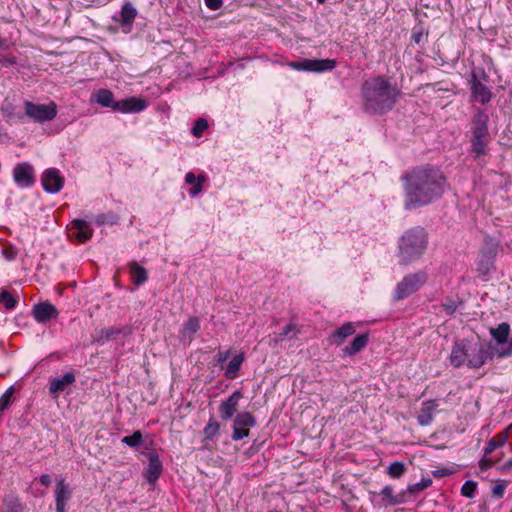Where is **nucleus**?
Returning <instances> with one entry per match:
<instances>
[{"instance_id":"nucleus-35","label":"nucleus","mask_w":512,"mask_h":512,"mask_svg":"<svg viewBox=\"0 0 512 512\" xmlns=\"http://www.w3.org/2000/svg\"><path fill=\"white\" fill-rule=\"evenodd\" d=\"M432 484V480L430 478H423L421 481L414 483L412 485L408 486V492L411 494L417 493L419 491H422L428 487H430Z\"/></svg>"},{"instance_id":"nucleus-46","label":"nucleus","mask_w":512,"mask_h":512,"mask_svg":"<svg viewBox=\"0 0 512 512\" xmlns=\"http://www.w3.org/2000/svg\"><path fill=\"white\" fill-rule=\"evenodd\" d=\"M206 6L211 10H217L222 5V0H205Z\"/></svg>"},{"instance_id":"nucleus-16","label":"nucleus","mask_w":512,"mask_h":512,"mask_svg":"<svg viewBox=\"0 0 512 512\" xmlns=\"http://www.w3.org/2000/svg\"><path fill=\"white\" fill-rule=\"evenodd\" d=\"M70 497L71 492L68 484L65 483V480H57L55 489V502L57 512H65L66 504Z\"/></svg>"},{"instance_id":"nucleus-9","label":"nucleus","mask_w":512,"mask_h":512,"mask_svg":"<svg viewBox=\"0 0 512 512\" xmlns=\"http://www.w3.org/2000/svg\"><path fill=\"white\" fill-rule=\"evenodd\" d=\"M13 178L18 186L29 187L34 183V168L29 163H19L13 170Z\"/></svg>"},{"instance_id":"nucleus-36","label":"nucleus","mask_w":512,"mask_h":512,"mask_svg":"<svg viewBox=\"0 0 512 512\" xmlns=\"http://www.w3.org/2000/svg\"><path fill=\"white\" fill-rule=\"evenodd\" d=\"M476 489H477V483L475 481L469 480L463 484V486L461 488V494L464 497L473 498Z\"/></svg>"},{"instance_id":"nucleus-12","label":"nucleus","mask_w":512,"mask_h":512,"mask_svg":"<svg viewBox=\"0 0 512 512\" xmlns=\"http://www.w3.org/2000/svg\"><path fill=\"white\" fill-rule=\"evenodd\" d=\"M32 314L38 323H45L50 319L57 318L58 310L49 302H42L34 305Z\"/></svg>"},{"instance_id":"nucleus-4","label":"nucleus","mask_w":512,"mask_h":512,"mask_svg":"<svg viewBox=\"0 0 512 512\" xmlns=\"http://www.w3.org/2000/svg\"><path fill=\"white\" fill-rule=\"evenodd\" d=\"M428 243L425 230L415 227L407 230L399 240L398 257L402 264H409L424 253Z\"/></svg>"},{"instance_id":"nucleus-14","label":"nucleus","mask_w":512,"mask_h":512,"mask_svg":"<svg viewBox=\"0 0 512 512\" xmlns=\"http://www.w3.org/2000/svg\"><path fill=\"white\" fill-rule=\"evenodd\" d=\"M146 106L147 103L144 99L130 97L117 101L115 104V110L122 113H134L144 110Z\"/></svg>"},{"instance_id":"nucleus-44","label":"nucleus","mask_w":512,"mask_h":512,"mask_svg":"<svg viewBox=\"0 0 512 512\" xmlns=\"http://www.w3.org/2000/svg\"><path fill=\"white\" fill-rule=\"evenodd\" d=\"M505 488H506V483L504 482H500L498 483L497 485H495L492 489V495L495 497V498H502L503 495H504V491H505Z\"/></svg>"},{"instance_id":"nucleus-22","label":"nucleus","mask_w":512,"mask_h":512,"mask_svg":"<svg viewBox=\"0 0 512 512\" xmlns=\"http://www.w3.org/2000/svg\"><path fill=\"white\" fill-rule=\"evenodd\" d=\"M129 272L133 283L137 286L144 284L148 279L147 271L137 262L129 264Z\"/></svg>"},{"instance_id":"nucleus-13","label":"nucleus","mask_w":512,"mask_h":512,"mask_svg":"<svg viewBox=\"0 0 512 512\" xmlns=\"http://www.w3.org/2000/svg\"><path fill=\"white\" fill-rule=\"evenodd\" d=\"M76 381L73 373H66L62 377L54 378L49 384V393L53 398H57L61 392H64Z\"/></svg>"},{"instance_id":"nucleus-5","label":"nucleus","mask_w":512,"mask_h":512,"mask_svg":"<svg viewBox=\"0 0 512 512\" xmlns=\"http://www.w3.org/2000/svg\"><path fill=\"white\" fill-rule=\"evenodd\" d=\"M488 120V115L483 111H478L472 120L471 151L475 159L487 154V147L490 142Z\"/></svg>"},{"instance_id":"nucleus-31","label":"nucleus","mask_w":512,"mask_h":512,"mask_svg":"<svg viewBox=\"0 0 512 512\" xmlns=\"http://www.w3.org/2000/svg\"><path fill=\"white\" fill-rule=\"evenodd\" d=\"M137 15L136 9L131 3H125L121 9V21L123 24H131Z\"/></svg>"},{"instance_id":"nucleus-29","label":"nucleus","mask_w":512,"mask_h":512,"mask_svg":"<svg viewBox=\"0 0 512 512\" xmlns=\"http://www.w3.org/2000/svg\"><path fill=\"white\" fill-rule=\"evenodd\" d=\"M185 181L186 183L193 185V188L190 190V194L192 196H196L202 190L201 184L205 181V177L202 175L196 177L193 173L189 172L185 176Z\"/></svg>"},{"instance_id":"nucleus-33","label":"nucleus","mask_w":512,"mask_h":512,"mask_svg":"<svg viewBox=\"0 0 512 512\" xmlns=\"http://www.w3.org/2000/svg\"><path fill=\"white\" fill-rule=\"evenodd\" d=\"M142 440V433L135 431L132 435L123 437L121 441L132 448H137L142 444Z\"/></svg>"},{"instance_id":"nucleus-39","label":"nucleus","mask_w":512,"mask_h":512,"mask_svg":"<svg viewBox=\"0 0 512 512\" xmlns=\"http://www.w3.org/2000/svg\"><path fill=\"white\" fill-rule=\"evenodd\" d=\"M0 302L7 308L13 309L16 306V300L14 297L6 290L0 293Z\"/></svg>"},{"instance_id":"nucleus-27","label":"nucleus","mask_w":512,"mask_h":512,"mask_svg":"<svg viewBox=\"0 0 512 512\" xmlns=\"http://www.w3.org/2000/svg\"><path fill=\"white\" fill-rule=\"evenodd\" d=\"M508 439L507 432H501L489 440L485 448V456H489L496 448L502 447Z\"/></svg>"},{"instance_id":"nucleus-49","label":"nucleus","mask_w":512,"mask_h":512,"mask_svg":"<svg viewBox=\"0 0 512 512\" xmlns=\"http://www.w3.org/2000/svg\"><path fill=\"white\" fill-rule=\"evenodd\" d=\"M40 482L44 486H49L51 484V477L48 474H43L40 476Z\"/></svg>"},{"instance_id":"nucleus-42","label":"nucleus","mask_w":512,"mask_h":512,"mask_svg":"<svg viewBox=\"0 0 512 512\" xmlns=\"http://www.w3.org/2000/svg\"><path fill=\"white\" fill-rule=\"evenodd\" d=\"M460 304L461 302L459 300L446 299L445 302L442 303V307L448 314H453Z\"/></svg>"},{"instance_id":"nucleus-6","label":"nucleus","mask_w":512,"mask_h":512,"mask_svg":"<svg viewBox=\"0 0 512 512\" xmlns=\"http://www.w3.org/2000/svg\"><path fill=\"white\" fill-rule=\"evenodd\" d=\"M426 280L427 276L422 271L405 276L397 285L395 299L402 300L408 297L410 294L417 291L426 282Z\"/></svg>"},{"instance_id":"nucleus-7","label":"nucleus","mask_w":512,"mask_h":512,"mask_svg":"<svg viewBox=\"0 0 512 512\" xmlns=\"http://www.w3.org/2000/svg\"><path fill=\"white\" fill-rule=\"evenodd\" d=\"M26 115L36 122H46L57 115V105L54 102L48 104H35L29 101L24 103Z\"/></svg>"},{"instance_id":"nucleus-53","label":"nucleus","mask_w":512,"mask_h":512,"mask_svg":"<svg viewBox=\"0 0 512 512\" xmlns=\"http://www.w3.org/2000/svg\"><path fill=\"white\" fill-rule=\"evenodd\" d=\"M415 41H416V42H419V41H420V36L416 37V38H415Z\"/></svg>"},{"instance_id":"nucleus-37","label":"nucleus","mask_w":512,"mask_h":512,"mask_svg":"<svg viewBox=\"0 0 512 512\" xmlns=\"http://www.w3.org/2000/svg\"><path fill=\"white\" fill-rule=\"evenodd\" d=\"M219 429V424L215 420L211 419L204 428L205 437L207 439H212L219 432Z\"/></svg>"},{"instance_id":"nucleus-43","label":"nucleus","mask_w":512,"mask_h":512,"mask_svg":"<svg viewBox=\"0 0 512 512\" xmlns=\"http://www.w3.org/2000/svg\"><path fill=\"white\" fill-rule=\"evenodd\" d=\"M248 435H249V429L233 425V434H232L233 440L238 441V440H241V439L247 437Z\"/></svg>"},{"instance_id":"nucleus-10","label":"nucleus","mask_w":512,"mask_h":512,"mask_svg":"<svg viewBox=\"0 0 512 512\" xmlns=\"http://www.w3.org/2000/svg\"><path fill=\"white\" fill-rule=\"evenodd\" d=\"M42 185L48 193H58L64 184V179L60 175V172L55 168L46 170L42 175Z\"/></svg>"},{"instance_id":"nucleus-40","label":"nucleus","mask_w":512,"mask_h":512,"mask_svg":"<svg viewBox=\"0 0 512 512\" xmlns=\"http://www.w3.org/2000/svg\"><path fill=\"white\" fill-rule=\"evenodd\" d=\"M13 393L14 389L10 387L0 397V411H4L10 405Z\"/></svg>"},{"instance_id":"nucleus-15","label":"nucleus","mask_w":512,"mask_h":512,"mask_svg":"<svg viewBox=\"0 0 512 512\" xmlns=\"http://www.w3.org/2000/svg\"><path fill=\"white\" fill-rule=\"evenodd\" d=\"M242 393L235 391L226 401H223L219 407V413L223 420L231 419L238 408Z\"/></svg>"},{"instance_id":"nucleus-23","label":"nucleus","mask_w":512,"mask_h":512,"mask_svg":"<svg viewBox=\"0 0 512 512\" xmlns=\"http://www.w3.org/2000/svg\"><path fill=\"white\" fill-rule=\"evenodd\" d=\"M93 98L96 103L103 107H110L115 110V104L113 93L107 89H100L94 95Z\"/></svg>"},{"instance_id":"nucleus-50","label":"nucleus","mask_w":512,"mask_h":512,"mask_svg":"<svg viewBox=\"0 0 512 512\" xmlns=\"http://www.w3.org/2000/svg\"><path fill=\"white\" fill-rule=\"evenodd\" d=\"M229 356V351L226 352V353H222V352H219L216 354L215 356V359L219 362V363H222L224 362Z\"/></svg>"},{"instance_id":"nucleus-48","label":"nucleus","mask_w":512,"mask_h":512,"mask_svg":"<svg viewBox=\"0 0 512 512\" xmlns=\"http://www.w3.org/2000/svg\"><path fill=\"white\" fill-rule=\"evenodd\" d=\"M511 355H512V338L509 342L508 347L505 350H503L502 352H500L501 357H507V356H511Z\"/></svg>"},{"instance_id":"nucleus-3","label":"nucleus","mask_w":512,"mask_h":512,"mask_svg":"<svg viewBox=\"0 0 512 512\" xmlns=\"http://www.w3.org/2000/svg\"><path fill=\"white\" fill-rule=\"evenodd\" d=\"M485 361L486 351L480 342L463 339L452 346L449 362L455 368L464 364L470 368H479Z\"/></svg>"},{"instance_id":"nucleus-38","label":"nucleus","mask_w":512,"mask_h":512,"mask_svg":"<svg viewBox=\"0 0 512 512\" xmlns=\"http://www.w3.org/2000/svg\"><path fill=\"white\" fill-rule=\"evenodd\" d=\"M381 496L383 500L391 505L398 504L400 501L393 495V488L391 486H386L381 491Z\"/></svg>"},{"instance_id":"nucleus-47","label":"nucleus","mask_w":512,"mask_h":512,"mask_svg":"<svg viewBox=\"0 0 512 512\" xmlns=\"http://www.w3.org/2000/svg\"><path fill=\"white\" fill-rule=\"evenodd\" d=\"M6 505L10 509V512H21V505L17 500L6 501Z\"/></svg>"},{"instance_id":"nucleus-26","label":"nucleus","mask_w":512,"mask_h":512,"mask_svg":"<svg viewBox=\"0 0 512 512\" xmlns=\"http://www.w3.org/2000/svg\"><path fill=\"white\" fill-rule=\"evenodd\" d=\"M244 356L243 354L236 355L229 362L225 370V376L227 379H235L238 376V372L243 363Z\"/></svg>"},{"instance_id":"nucleus-20","label":"nucleus","mask_w":512,"mask_h":512,"mask_svg":"<svg viewBox=\"0 0 512 512\" xmlns=\"http://www.w3.org/2000/svg\"><path fill=\"white\" fill-rule=\"evenodd\" d=\"M437 408L435 401H426L422 404L418 414V422L421 426H427L433 421V414Z\"/></svg>"},{"instance_id":"nucleus-24","label":"nucleus","mask_w":512,"mask_h":512,"mask_svg":"<svg viewBox=\"0 0 512 512\" xmlns=\"http://www.w3.org/2000/svg\"><path fill=\"white\" fill-rule=\"evenodd\" d=\"M509 333H510V325L507 322H502L496 328L490 329L491 336L499 344H504L507 342Z\"/></svg>"},{"instance_id":"nucleus-11","label":"nucleus","mask_w":512,"mask_h":512,"mask_svg":"<svg viewBox=\"0 0 512 512\" xmlns=\"http://www.w3.org/2000/svg\"><path fill=\"white\" fill-rule=\"evenodd\" d=\"M470 89L472 97L475 101L481 102L482 104L488 103L492 98V92L490 89L481 82L475 72L472 73L470 79Z\"/></svg>"},{"instance_id":"nucleus-51","label":"nucleus","mask_w":512,"mask_h":512,"mask_svg":"<svg viewBox=\"0 0 512 512\" xmlns=\"http://www.w3.org/2000/svg\"><path fill=\"white\" fill-rule=\"evenodd\" d=\"M15 61L13 58H1L0 57V64H3L5 66H8L10 64H13Z\"/></svg>"},{"instance_id":"nucleus-19","label":"nucleus","mask_w":512,"mask_h":512,"mask_svg":"<svg viewBox=\"0 0 512 512\" xmlns=\"http://www.w3.org/2000/svg\"><path fill=\"white\" fill-rule=\"evenodd\" d=\"M162 471V463L157 454L151 453L149 455V464L146 470V480L149 483H154L160 476Z\"/></svg>"},{"instance_id":"nucleus-30","label":"nucleus","mask_w":512,"mask_h":512,"mask_svg":"<svg viewBox=\"0 0 512 512\" xmlns=\"http://www.w3.org/2000/svg\"><path fill=\"white\" fill-rule=\"evenodd\" d=\"M494 252L490 251L488 254L485 252H482V257L478 263V269L484 274H487L490 272L492 266H493V259H494Z\"/></svg>"},{"instance_id":"nucleus-28","label":"nucleus","mask_w":512,"mask_h":512,"mask_svg":"<svg viewBox=\"0 0 512 512\" xmlns=\"http://www.w3.org/2000/svg\"><path fill=\"white\" fill-rule=\"evenodd\" d=\"M255 417L249 412L238 413L234 419V426L249 428L256 425Z\"/></svg>"},{"instance_id":"nucleus-2","label":"nucleus","mask_w":512,"mask_h":512,"mask_svg":"<svg viewBox=\"0 0 512 512\" xmlns=\"http://www.w3.org/2000/svg\"><path fill=\"white\" fill-rule=\"evenodd\" d=\"M364 109L369 113H384L391 110L399 94L396 87L383 77H375L362 86Z\"/></svg>"},{"instance_id":"nucleus-25","label":"nucleus","mask_w":512,"mask_h":512,"mask_svg":"<svg viewBox=\"0 0 512 512\" xmlns=\"http://www.w3.org/2000/svg\"><path fill=\"white\" fill-rule=\"evenodd\" d=\"M368 343V335L360 334L357 335L349 346L344 348V353L348 355H354L360 352Z\"/></svg>"},{"instance_id":"nucleus-45","label":"nucleus","mask_w":512,"mask_h":512,"mask_svg":"<svg viewBox=\"0 0 512 512\" xmlns=\"http://www.w3.org/2000/svg\"><path fill=\"white\" fill-rule=\"evenodd\" d=\"M496 461H492L488 458V456H485L480 460L479 466L481 470H487L488 468L492 467L495 464Z\"/></svg>"},{"instance_id":"nucleus-32","label":"nucleus","mask_w":512,"mask_h":512,"mask_svg":"<svg viewBox=\"0 0 512 512\" xmlns=\"http://www.w3.org/2000/svg\"><path fill=\"white\" fill-rule=\"evenodd\" d=\"M299 333V330L296 326V324L294 323H290L288 325H286L282 332H280L278 334V337H277V340H284L285 338H288V339H294L297 337V334Z\"/></svg>"},{"instance_id":"nucleus-17","label":"nucleus","mask_w":512,"mask_h":512,"mask_svg":"<svg viewBox=\"0 0 512 512\" xmlns=\"http://www.w3.org/2000/svg\"><path fill=\"white\" fill-rule=\"evenodd\" d=\"M200 330V320L197 317H190L183 325L179 338L183 343L190 344L194 335Z\"/></svg>"},{"instance_id":"nucleus-18","label":"nucleus","mask_w":512,"mask_h":512,"mask_svg":"<svg viewBox=\"0 0 512 512\" xmlns=\"http://www.w3.org/2000/svg\"><path fill=\"white\" fill-rule=\"evenodd\" d=\"M355 333V327L353 326L352 323L350 322H347V323H344L339 329H337L336 331H334L330 336H329V342L330 344L332 345H341L344 340L353 335Z\"/></svg>"},{"instance_id":"nucleus-54","label":"nucleus","mask_w":512,"mask_h":512,"mask_svg":"<svg viewBox=\"0 0 512 512\" xmlns=\"http://www.w3.org/2000/svg\"><path fill=\"white\" fill-rule=\"evenodd\" d=\"M317 1H318V3H321V4H322V3H324L326 0H317Z\"/></svg>"},{"instance_id":"nucleus-41","label":"nucleus","mask_w":512,"mask_h":512,"mask_svg":"<svg viewBox=\"0 0 512 512\" xmlns=\"http://www.w3.org/2000/svg\"><path fill=\"white\" fill-rule=\"evenodd\" d=\"M208 128V123L205 119H198L192 128V134L195 137H200L202 133Z\"/></svg>"},{"instance_id":"nucleus-1","label":"nucleus","mask_w":512,"mask_h":512,"mask_svg":"<svg viewBox=\"0 0 512 512\" xmlns=\"http://www.w3.org/2000/svg\"><path fill=\"white\" fill-rule=\"evenodd\" d=\"M405 179L407 201L413 206L425 205L437 199L446 184L442 172L432 167L413 169Z\"/></svg>"},{"instance_id":"nucleus-52","label":"nucleus","mask_w":512,"mask_h":512,"mask_svg":"<svg viewBox=\"0 0 512 512\" xmlns=\"http://www.w3.org/2000/svg\"><path fill=\"white\" fill-rule=\"evenodd\" d=\"M512 468V458L509 459L502 467L501 470L506 472L509 471Z\"/></svg>"},{"instance_id":"nucleus-8","label":"nucleus","mask_w":512,"mask_h":512,"mask_svg":"<svg viewBox=\"0 0 512 512\" xmlns=\"http://www.w3.org/2000/svg\"><path fill=\"white\" fill-rule=\"evenodd\" d=\"M289 66L298 71L319 73L333 70L336 66V61L333 59H303L300 61L290 62Z\"/></svg>"},{"instance_id":"nucleus-34","label":"nucleus","mask_w":512,"mask_h":512,"mask_svg":"<svg viewBox=\"0 0 512 512\" xmlns=\"http://www.w3.org/2000/svg\"><path fill=\"white\" fill-rule=\"evenodd\" d=\"M406 468L402 462H392L388 467V474L392 478H399L405 472Z\"/></svg>"},{"instance_id":"nucleus-21","label":"nucleus","mask_w":512,"mask_h":512,"mask_svg":"<svg viewBox=\"0 0 512 512\" xmlns=\"http://www.w3.org/2000/svg\"><path fill=\"white\" fill-rule=\"evenodd\" d=\"M72 228L76 230L73 235L78 242L84 243L89 240L92 236V229L89 227L86 221L81 219H75L72 222Z\"/></svg>"}]
</instances>
